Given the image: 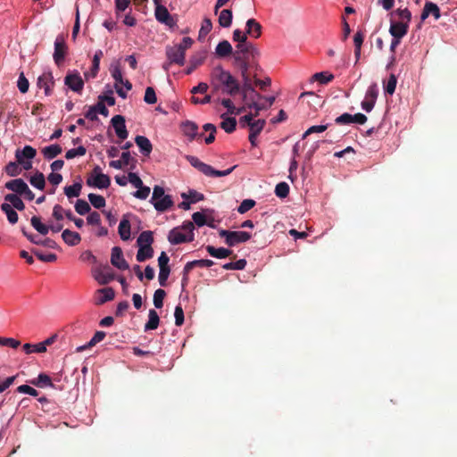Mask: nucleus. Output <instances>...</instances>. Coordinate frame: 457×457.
<instances>
[{"mask_svg": "<svg viewBox=\"0 0 457 457\" xmlns=\"http://www.w3.org/2000/svg\"><path fill=\"white\" fill-rule=\"evenodd\" d=\"M211 75L212 81L217 80L223 86L222 92L224 94L233 96L240 92L238 80L229 71H225L222 66L219 65L213 68Z\"/></svg>", "mask_w": 457, "mask_h": 457, "instance_id": "obj_1", "label": "nucleus"}, {"mask_svg": "<svg viewBox=\"0 0 457 457\" xmlns=\"http://www.w3.org/2000/svg\"><path fill=\"white\" fill-rule=\"evenodd\" d=\"M187 161L200 172L208 177H224L229 175L234 169L237 167L236 165L227 169L225 170H218L212 168L211 165L206 164L200 161L197 157L193 155H187Z\"/></svg>", "mask_w": 457, "mask_h": 457, "instance_id": "obj_2", "label": "nucleus"}, {"mask_svg": "<svg viewBox=\"0 0 457 457\" xmlns=\"http://www.w3.org/2000/svg\"><path fill=\"white\" fill-rule=\"evenodd\" d=\"M259 55L258 50L251 42L245 44H237L236 50L233 53L234 61H254L255 57Z\"/></svg>", "mask_w": 457, "mask_h": 457, "instance_id": "obj_3", "label": "nucleus"}, {"mask_svg": "<svg viewBox=\"0 0 457 457\" xmlns=\"http://www.w3.org/2000/svg\"><path fill=\"white\" fill-rule=\"evenodd\" d=\"M220 237L225 238V243L228 246H235L239 243H244L251 238V234L246 231H229L220 229L219 231Z\"/></svg>", "mask_w": 457, "mask_h": 457, "instance_id": "obj_4", "label": "nucleus"}, {"mask_svg": "<svg viewBox=\"0 0 457 457\" xmlns=\"http://www.w3.org/2000/svg\"><path fill=\"white\" fill-rule=\"evenodd\" d=\"M68 54V46L65 42V37L60 34L54 41V51L53 54L54 61L57 66H61Z\"/></svg>", "mask_w": 457, "mask_h": 457, "instance_id": "obj_5", "label": "nucleus"}, {"mask_svg": "<svg viewBox=\"0 0 457 457\" xmlns=\"http://www.w3.org/2000/svg\"><path fill=\"white\" fill-rule=\"evenodd\" d=\"M378 96V88L377 84L374 83L368 87L365 99L361 102V108L367 112H370L375 105Z\"/></svg>", "mask_w": 457, "mask_h": 457, "instance_id": "obj_6", "label": "nucleus"}, {"mask_svg": "<svg viewBox=\"0 0 457 457\" xmlns=\"http://www.w3.org/2000/svg\"><path fill=\"white\" fill-rule=\"evenodd\" d=\"M110 270L111 269L107 264L103 268H96L93 270V277L100 285H107L114 279V274Z\"/></svg>", "mask_w": 457, "mask_h": 457, "instance_id": "obj_7", "label": "nucleus"}, {"mask_svg": "<svg viewBox=\"0 0 457 457\" xmlns=\"http://www.w3.org/2000/svg\"><path fill=\"white\" fill-rule=\"evenodd\" d=\"M166 57L170 60V62H174L179 66L184 65L186 54L176 46H168L165 49Z\"/></svg>", "mask_w": 457, "mask_h": 457, "instance_id": "obj_8", "label": "nucleus"}, {"mask_svg": "<svg viewBox=\"0 0 457 457\" xmlns=\"http://www.w3.org/2000/svg\"><path fill=\"white\" fill-rule=\"evenodd\" d=\"M87 185L99 189L108 188L111 185V179L106 174L89 175L87 179Z\"/></svg>", "mask_w": 457, "mask_h": 457, "instance_id": "obj_9", "label": "nucleus"}, {"mask_svg": "<svg viewBox=\"0 0 457 457\" xmlns=\"http://www.w3.org/2000/svg\"><path fill=\"white\" fill-rule=\"evenodd\" d=\"M168 240L171 245H179L186 242H192L194 235H187L180 230V228H174L168 236Z\"/></svg>", "mask_w": 457, "mask_h": 457, "instance_id": "obj_10", "label": "nucleus"}, {"mask_svg": "<svg viewBox=\"0 0 457 457\" xmlns=\"http://www.w3.org/2000/svg\"><path fill=\"white\" fill-rule=\"evenodd\" d=\"M111 123L115 130L117 137L124 140L128 137L129 132L125 125V118L122 115H115L112 118Z\"/></svg>", "mask_w": 457, "mask_h": 457, "instance_id": "obj_11", "label": "nucleus"}, {"mask_svg": "<svg viewBox=\"0 0 457 457\" xmlns=\"http://www.w3.org/2000/svg\"><path fill=\"white\" fill-rule=\"evenodd\" d=\"M111 263L119 270H126L129 268V263L123 257V253L120 247L114 246L112 249Z\"/></svg>", "mask_w": 457, "mask_h": 457, "instance_id": "obj_12", "label": "nucleus"}, {"mask_svg": "<svg viewBox=\"0 0 457 457\" xmlns=\"http://www.w3.org/2000/svg\"><path fill=\"white\" fill-rule=\"evenodd\" d=\"M115 292L112 287H104L96 291L94 303L96 305H102L106 302L114 299Z\"/></svg>", "mask_w": 457, "mask_h": 457, "instance_id": "obj_13", "label": "nucleus"}, {"mask_svg": "<svg viewBox=\"0 0 457 457\" xmlns=\"http://www.w3.org/2000/svg\"><path fill=\"white\" fill-rule=\"evenodd\" d=\"M64 83L74 92H80L84 87V81L79 73L67 74L64 79Z\"/></svg>", "mask_w": 457, "mask_h": 457, "instance_id": "obj_14", "label": "nucleus"}, {"mask_svg": "<svg viewBox=\"0 0 457 457\" xmlns=\"http://www.w3.org/2000/svg\"><path fill=\"white\" fill-rule=\"evenodd\" d=\"M37 85L40 88H44L46 96L52 94V88L54 85V80L52 72H44L37 79Z\"/></svg>", "mask_w": 457, "mask_h": 457, "instance_id": "obj_15", "label": "nucleus"}, {"mask_svg": "<svg viewBox=\"0 0 457 457\" xmlns=\"http://www.w3.org/2000/svg\"><path fill=\"white\" fill-rule=\"evenodd\" d=\"M409 29V24L403 21H391L389 33L393 37L402 38L407 33Z\"/></svg>", "mask_w": 457, "mask_h": 457, "instance_id": "obj_16", "label": "nucleus"}, {"mask_svg": "<svg viewBox=\"0 0 457 457\" xmlns=\"http://www.w3.org/2000/svg\"><path fill=\"white\" fill-rule=\"evenodd\" d=\"M181 130L183 134L189 138L190 141L196 137H202L203 134H198V126L195 122L187 120L182 122Z\"/></svg>", "mask_w": 457, "mask_h": 457, "instance_id": "obj_17", "label": "nucleus"}, {"mask_svg": "<svg viewBox=\"0 0 457 457\" xmlns=\"http://www.w3.org/2000/svg\"><path fill=\"white\" fill-rule=\"evenodd\" d=\"M429 15H432L435 20H438L441 16L440 9L433 2H427L423 7L420 19L424 21Z\"/></svg>", "mask_w": 457, "mask_h": 457, "instance_id": "obj_18", "label": "nucleus"}, {"mask_svg": "<svg viewBox=\"0 0 457 457\" xmlns=\"http://www.w3.org/2000/svg\"><path fill=\"white\" fill-rule=\"evenodd\" d=\"M266 122L264 120H257L254 123L251 124L250 127V134H249V141L253 146H256V137L263 129Z\"/></svg>", "mask_w": 457, "mask_h": 457, "instance_id": "obj_19", "label": "nucleus"}, {"mask_svg": "<svg viewBox=\"0 0 457 457\" xmlns=\"http://www.w3.org/2000/svg\"><path fill=\"white\" fill-rule=\"evenodd\" d=\"M37 154V151L30 145H25L22 150H16L15 158L18 163H23V160L26 158L28 160L33 159Z\"/></svg>", "mask_w": 457, "mask_h": 457, "instance_id": "obj_20", "label": "nucleus"}, {"mask_svg": "<svg viewBox=\"0 0 457 457\" xmlns=\"http://www.w3.org/2000/svg\"><path fill=\"white\" fill-rule=\"evenodd\" d=\"M135 142L140 149V152L145 156H149L152 150L153 145L151 141L145 136H137L135 137Z\"/></svg>", "mask_w": 457, "mask_h": 457, "instance_id": "obj_21", "label": "nucleus"}, {"mask_svg": "<svg viewBox=\"0 0 457 457\" xmlns=\"http://www.w3.org/2000/svg\"><path fill=\"white\" fill-rule=\"evenodd\" d=\"M5 188L14 192L16 195H22V191L27 189V184L21 179H12L5 183Z\"/></svg>", "mask_w": 457, "mask_h": 457, "instance_id": "obj_22", "label": "nucleus"}, {"mask_svg": "<svg viewBox=\"0 0 457 457\" xmlns=\"http://www.w3.org/2000/svg\"><path fill=\"white\" fill-rule=\"evenodd\" d=\"M118 233L123 241H128L130 239V222L127 215L122 217V220H120L118 228Z\"/></svg>", "mask_w": 457, "mask_h": 457, "instance_id": "obj_23", "label": "nucleus"}, {"mask_svg": "<svg viewBox=\"0 0 457 457\" xmlns=\"http://www.w3.org/2000/svg\"><path fill=\"white\" fill-rule=\"evenodd\" d=\"M246 35L253 38H258L262 35V25L254 19H249L246 21Z\"/></svg>", "mask_w": 457, "mask_h": 457, "instance_id": "obj_24", "label": "nucleus"}, {"mask_svg": "<svg viewBox=\"0 0 457 457\" xmlns=\"http://www.w3.org/2000/svg\"><path fill=\"white\" fill-rule=\"evenodd\" d=\"M62 238L63 241L71 246L78 245L81 241V237L79 233L71 231L70 229H64L62 233Z\"/></svg>", "mask_w": 457, "mask_h": 457, "instance_id": "obj_25", "label": "nucleus"}, {"mask_svg": "<svg viewBox=\"0 0 457 457\" xmlns=\"http://www.w3.org/2000/svg\"><path fill=\"white\" fill-rule=\"evenodd\" d=\"M233 48L230 43L228 40H222L220 42L216 48H215V54L221 58L232 55L233 56Z\"/></svg>", "mask_w": 457, "mask_h": 457, "instance_id": "obj_26", "label": "nucleus"}, {"mask_svg": "<svg viewBox=\"0 0 457 457\" xmlns=\"http://www.w3.org/2000/svg\"><path fill=\"white\" fill-rule=\"evenodd\" d=\"M173 204L174 203L171 199V196L169 195H165L163 197L154 202L153 205L154 206L157 212H164L168 209H170L173 205Z\"/></svg>", "mask_w": 457, "mask_h": 457, "instance_id": "obj_27", "label": "nucleus"}, {"mask_svg": "<svg viewBox=\"0 0 457 457\" xmlns=\"http://www.w3.org/2000/svg\"><path fill=\"white\" fill-rule=\"evenodd\" d=\"M22 234L33 244L43 245L45 247L55 249L57 247V244L54 240L51 238H46L44 240H34V235L29 234L25 228H22Z\"/></svg>", "mask_w": 457, "mask_h": 457, "instance_id": "obj_28", "label": "nucleus"}, {"mask_svg": "<svg viewBox=\"0 0 457 457\" xmlns=\"http://www.w3.org/2000/svg\"><path fill=\"white\" fill-rule=\"evenodd\" d=\"M206 251L211 256L218 259L227 258L232 254V251L229 249L224 247L216 248L212 245H207Z\"/></svg>", "mask_w": 457, "mask_h": 457, "instance_id": "obj_29", "label": "nucleus"}, {"mask_svg": "<svg viewBox=\"0 0 457 457\" xmlns=\"http://www.w3.org/2000/svg\"><path fill=\"white\" fill-rule=\"evenodd\" d=\"M160 323V318L157 312L150 309L148 312V321L145 324V331L156 329Z\"/></svg>", "mask_w": 457, "mask_h": 457, "instance_id": "obj_30", "label": "nucleus"}, {"mask_svg": "<svg viewBox=\"0 0 457 457\" xmlns=\"http://www.w3.org/2000/svg\"><path fill=\"white\" fill-rule=\"evenodd\" d=\"M29 383L37 387H46V386L54 387V385L52 382L51 378L46 373H40L37 376V378L30 380Z\"/></svg>", "mask_w": 457, "mask_h": 457, "instance_id": "obj_31", "label": "nucleus"}, {"mask_svg": "<svg viewBox=\"0 0 457 457\" xmlns=\"http://www.w3.org/2000/svg\"><path fill=\"white\" fill-rule=\"evenodd\" d=\"M4 201L8 204L10 203L12 207L18 210V211H23L25 209V204L23 201L21 199L19 195L16 194H7L4 196Z\"/></svg>", "mask_w": 457, "mask_h": 457, "instance_id": "obj_32", "label": "nucleus"}, {"mask_svg": "<svg viewBox=\"0 0 457 457\" xmlns=\"http://www.w3.org/2000/svg\"><path fill=\"white\" fill-rule=\"evenodd\" d=\"M62 152V147L59 145H50L42 149L44 157L47 160H52L59 155Z\"/></svg>", "mask_w": 457, "mask_h": 457, "instance_id": "obj_33", "label": "nucleus"}, {"mask_svg": "<svg viewBox=\"0 0 457 457\" xmlns=\"http://www.w3.org/2000/svg\"><path fill=\"white\" fill-rule=\"evenodd\" d=\"M154 256V249L152 246H138V251L137 253V261L139 262H143L148 259H151Z\"/></svg>", "mask_w": 457, "mask_h": 457, "instance_id": "obj_34", "label": "nucleus"}, {"mask_svg": "<svg viewBox=\"0 0 457 457\" xmlns=\"http://www.w3.org/2000/svg\"><path fill=\"white\" fill-rule=\"evenodd\" d=\"M234 62L240 70L241 78L250 76L248 73L249 70L256 67L254 61H234Z\"/></svg>", "mask_w": 457, "mask_h": 457, "instance_id": "obj_35", "label": "nucleus"}, {"mask_svg": "<svg viewBox=\"0 0 457 457\" xmlns=\"http://www.w3.org/2000/svg\"><path fill=\"white\" fill-rule=\"evenodd\" d=\"M220 118L223 120L220 123V128L227 133H232L237 127V120L235 118L226 117V114H221Z\"/></svg>", "mask_w": 457, "mask_h": 457, "instance_id": "obj_36", "label": "nucleus"}, {"mask_svg": "<svg viewBox=\"0 0 457 457\" xmlns=\"http://www.w3.org/2000/svg\"><path fill=\"white\" fill-rule=\"evenodd\" d=\"M1 210L6 214L7 220L11 224H15L18 221V213L13 210L10 204H2Z\"/></svg>", "mask_w": 457, "mask_h": 457, "instance_id": "obj_37", "label": "nucleus"}, {"mask_svg": "<svg viewBox=\"0 0 457 457\" xmlns=\"http://www.w3.org/2000/svg\"><path fill=\"white\" fill-rule=\"evenodd\" d=\"M104 337H105V332H104V331L96 332L95 335L93 336V337L90 339V341L87 345L79 346L77 348V352H82L89 347L96 345L97 343L104 340Z\"/></svg>", "mask_w": 457, "mask_h": 457, "instance_id": "obj_38", "label": "nucleus"}, {"mask_svg": "<svg viewBox=\"0 0 457 457\" xmlns=\"http://www.w3.org/2000/svg\"><path fill=\"white\" fill-rule=\"evenodd\" d=\"M232 11L228 9H224L220 12L219 15V24L223 28H228L232 23Z\"/></svg>", "mask_w": 457, "mask_h": 457, "instance_id": "obj_39", "label": "nucleus"}, {"mask_svg": "<svg viewBox=\"0 0 457 457\" xmlns=\"http://www.w3.org/2000/svg\"><path fill=\"white\" fill-rule=\"evenodd\" d=\"M153 242V232L150 230L143 231L137 240V246H152Z\"/></svg>", "mask_w": 457, "mask_h": 457, "instance_id": "obj_40", "label": "nucleus"}, {"mask_svg": "<svg viewBox=\"0 0 457 457\" xmlns=\"http://www.w3.org/2000/svg\"><path fill=\"white\" fill-rule=\"evenodd\" d=\"M262 98L267 102V104H264V103H253L252 104L253 105L255 116H258L261 111L266 110L267 108L270 107L275 102L274 96H262Z\"/></svg>", "mask_w": 457, "mask_h": 457, "instance_id": "obj_41", "label": "nucleus"}, {"mask_svg": "<svg viewBox=\"0 0 457 457\" xmlns=\"http://www.w3.org/2000/svg\"><path fill=\"white\" fill-rule=\"evenodd\" d=\"M243 85L240 87V92L242 94V99L247 100V94L248 92L254 93L255 90L253 88V86L252 84V80L250 76L242 78Z\"/></svg>", "mask_w": 457, "mask_h": 457, "instance_id": "obj_42", "label": "nucleus"}, {"mask_svg": "<svg viewBox=\"0 0 457 457\" xmlns=\"http://www.w3.org/2000/svg\"><path fill=\"white\" fill-rule=\"evenodd\" d=\"M31 226L41 235H46L49 232V227L41 222L37 216H33L30 219Z\"/></svg>", "mask_w": 457, "mask_h": 457, "instance_id": "obj_43", "label": "nucleus"}, {"mask_svg": "<svg viewBox=\"0 0 457 457\" xmlns=\"http://www.w3.org/2000/svg\"><path fill=\"white\" fill-rule=\"evenodd\" d=\"M82 185L80 182H76L71 186L64 187V194L68 198L78 197L80 195Z\"/></svg>", "mask_w": 457, "mask_h": 457, "instance_id": "obj_44", "label": "nucleus"}, {"mask_svg": "<svg viewBox=\"0 0 457 457\" xmlns=\"http://www.w3.org/2000/svg\"><path fill=\"white\" fill-rule=\"evenodd\" d=\"M30 184L37 189L43 190L46 186L45 176L42 172H37L29 179Z\"/></svg>", "mask_w": 457, "mask_h": 457, "instance_id": "obj_45", "label": "nucleus"}, {"mask_svg": "<svg viewBox=\"0 0 457 457\" xmlns=\"http://www.w3.org/2000/svg\"><path fill=\"white\" fill-rule=\"evenodd\" d=\"M181 197L185 200H189L190 203L192 204L197 203L204 199V196L202 193H199L193 189L189 190L187 193H182Z\"/></svg>", "mask_w": 457, "mask_h": 457, "instance_id": "obj_46", "label": "nucleus"}, {"mask_svg": "<svg viewBox=\"0 0 457 457\" xmlns=\"http://www.w3.org/2000/svg\"><path fill=\"white\" fill-rule=\"evenodd\" d=\"M88 200L90 204L96 209H101L106 204V201L104 196L94 193H90L88 195Z\"/></svg>", "mask_w": 457, "mask_h": 457, "instance_id": "obj_47", "label": "nucleus"}, {"mask_svg": "<svg viewBox=\"0 0 457 457\" xmlns=\"http://www.w3.org/2000/svg\"><path fill=\"white\" fill-rule=\"evenodd\" d=\"M204 60V56H192L189 60V65L186 69V74H191L198 66H200Z\"/></svg>", "mask_w": 457, "mask_h": 457, "instance_id": "obj_48", "label": "nucleus"}, {"mask_svg": "<svg viewBox=\"0 0 457 457\" xmlns=\"http://www.w3.org/2000/svg\"><path fill=\"white\" fill-rule=\"evenodd\" d=\"M22 348H23V351L27 354H29L31 353H42L46 352V348H45V346L41 345L40 343L35 344V345L27 343V344L23 345Z\"/></svg>", "mask_w": 457, "mask_h": 457, "instance_id": "obj_49", "label": "nucleus"}, {"mask_svg": "<svg viewBox=\"0 0 457 457\" xmlns=\"http://www.w3.org/2000/svg\"><path fill=\"white\" fill-rule=\"evenodd\" d=\"M103 55H104V54H103L102 50H97L95 53V55L93 57V61H92V68H91V73H92L93 78H95L98 73L100 60L103 57Z\"/></svg>", "mask_w": 457, "mask_h": 457, "instance_id": "obj_50", "label": "nucleus"}, {"mask_svg": "<svg viewBox=\"0 0 457 457\" xmlns=\"http://www.w3.org/2000/svg\"><path fill=\"white\" fill-rule=\"evenodd\" d=\"M313 79L319 81L320 84H328L332 81L334 75L328 71L317 72L312 76Z\"/></svg>", "mask_w": 457, "mask_h": 457, "instance_id": "obj_51", "label": "nucleus"}, {"mask_svg": "<svg viewBox=\"0 0 457 457\" xmlns=\"http://www.w3.org/2000/svg\"><path fill=\"white\" fill-rule=\"evenodd\" d=\"M204 131L209 132L208 137H205V143L210 145L215 140L216 127L212 123H206L203 126Z\"/></svg>", "mask_w": 457, "mask_h": 457, "instance_id": "obj_52", "label": "nucleus"}, {"mask_svg": "<svg viewBox=\"0 0 457 457\" xmlns=\"http://www.w3.org/2000/svg\"><path fill=\"white\" fill-rule=\"evenodd\" d=\"M75 210L79 214L85 215L91 211V207L87 201L79 199L75 204Z\"/></svg>", "mask_w": 457, "mask_h": 457, "instance_id": "obj_53", "label": "nucleus"}, {"mask_svg": "<svg viewBox=\"0 0 457 457\" xmlns=\"http://www.w3.org/2000/svg\"><path fill=\"white\" fill-rule=\"evenodd\" d=\"M154 15H155V19L159 22H162V21H165V19L168 16H170V13L169 12L168 9L164 5L161 4V5L155 6Z\"/></svg>", "mask_w": 457, "mask_h": 457, "instance_id": "obj_54", "label": "nucleus"}, {"mask_svg": "<svg viewBox=\"0 0 457 457\" xmlns=\"http://www.w3.org/2000/svg\"><path fill=\"white\" fill-rule=\"evenodd\" d=\"M86 153L87 149L83 145H79L77 148L68 150L65 154V158L71 160L77 156H84Z\"/></svg>", "mask_w": 457, "mask_h": 457, "instance_id": "obj_55", "label": "nucleus"}, {"mask_svg": "<svg viewBox=\"0 0 457 457\" xmlns=\"http://www.w3.org/2000/svg\"><path fill=\"white\" fill-rule=\"evenodd\" d=\"M275 194L279 198H286L289 194V186L286 182L277 184L275 187Z\"/></svg>", "mask_w": 457, "mask_h": 457, "instance_id": "obj_56", "label": "nucleus"}, {"mask_svg": "<svg viewBox=\"0 0 457 457\" xmlns=\"http://www.w3.org/2000/svg\"><path fill=\"white\" fill-rule=\"evenodd\" d=\"M166 296V292L163 289H157L154 294V305L155 308H162L163 306V299Z\"/></svg>", "mask_w": 457, "mask_h": 457, "instance_id": "obj_57", "label": "nucleus"}, {"mask_svg": "<svg viewBox=\"0 0 457 457\" xmlns=\"http://www.w3.org/2000/svg\"><path fill=\"white\" fill-rule=\"evenodd\" d=\"M212 29V21L209 18H204L201 29L199 30V39L205 37Z\"/></svg>", "mask_w": 457, "mask_h": 457, "instance_id": "obj_58", "label": "nucleus"}, {"mask_svg": "<svg viewBox=\"0 0 457 457\" xmlns=\"http://www.w3.org/2000/svg\"><path fill=\"white\" fill-rule=\"evenodd\" d=\"M246 266V261L245 259H240L235 262H228L223 265V269L227 270H242Z\"/></svg>", "mask_w": 457, "mask_h": 457, "instance_id": "obj_59", "label": "nucleus"}, {"mask_svg": "<svg viewBox=\"0 0 457 457\" xmlns=\"http://www.w3.org/2000/svg\"><path fill=\"white\" fill-rule=\"evenodd\" d=\"M32 253L42 262H54L56 261L57 256L55 253H49L47 254H44L39 250L33 249Z\"/></svg>", "mask_w": 457, "mask_h": 457, "instance_id": "obj_60", "label": "nucleus"}, {"mask_svg": "<svg viewBox=\"0 0 457 457\" xmlns=\"http://www.w3.org/2000/svg\"><path fill=\"white\" fill-rule=\"evenodd\" d=\"M5 172L11 177H16L21 173V169L19 168V163L16 162H10L5 166Z\"/></svg>", "mask_w": 457, "mask_h": 457, "instance_id": "obj_61", "label": "nucleus"}, {"mask_svg": "<svg viewBox=\"0 0 457 457\" xmlns=\"http://www.w3.org/2000/svg\"><path fill=\"white\" fill-rule=\"evenodd\" d=\"M255 201L253 199H245L237 207V212L241 214L245 213L255 205Z\"/></svg>", "mask_w": 457, "mask_h": 457, "instance_id": "obj_62", "label": "nucleus"}, {"mask_svg": "<svg viewBox=\"0 0 457 457\" xmlns=\"http://www.w3.org/2000/svg\"><path fill=\"white\" fill-rule=\"evenodd\" d=\"M144 100L146 104H154L157 102V97L154 89L152 87H148L145 89Z\"/></svg>", "mask_w": 457, "mask_h": 457, "instance_id": "obj_63", "label": "nucleus"}, {"mask_svg": "<svg viewBox=\"0 0 457 457\" xmlns=\"http://www.w3.org/2000/svg\"><path fill=\"white\" fill-rule=\"evenodd\" d=\"M395 12L398 15L399 19H401V21L407 22V24L411 22V12L409 11L408 8H398L397 10H395Z\"/></svg>", "mask_w": 457, "mask_h": 457, "instance_id": "obj_64", "label": "nucleus"}]
</instances>
